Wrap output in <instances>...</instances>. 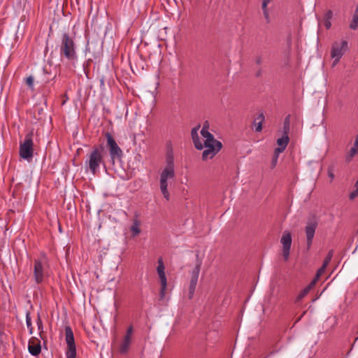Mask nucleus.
Wrapping results in <instances>:
<instances>
[{"label": "nucleus", "instance_id": "nucleus-32", "mask_svg": "<svg viewBox=\"0 0 358 358\" xmlns=\"http://www.w3.org/2000/svg\"><path fill=\"white\" fill-rule=\"evenodd\" d=\"M280 153V152H277V149L276 148L274 150V154H273V158H272V161H271V166H272V167H274V166H276L277 162H278V156H279Z\"/></svg>", "mask_w": 358, "mask_h": 358}, {"label": "nucleus", "instance_id": "nucleus-38", "mask_svg": "<svg viewBox=\"0 0 358 358\" xmlns=\"http://www.w3.org/2000/svg\"><path fill=\"white\" fill-rule=\"evenodd\" d=\"M26 83H27V84L30 87H33V85H34V78H33V77L29 76V77L27 78V79H26Z\"/></svg>", "mask_w": 358, "mask_h": 358}, {"label": "nucleus", "instance_id": "nucleus-7", "mask_svg": "<svg viewBox=\"0 0 358 358\" xmlns=\"http://www.w3.org/2000/svg\"><path fill=\"white\" fill-rule=\"evenodd\" d=\"M348 50V42L343 41L341 43L334 42L331 47V56L334 59L333 66H336L344 52Z\"/></svg>", "mask_w": 358, "mask_h": 358}, {"label": "nucleus", "instance_id": "nucleus-13", "mask_svg": "<svg viewBox=\"0 0 358 358\" xmlns=\"http://www.w3.org/2000/svg\"><path fill=\"white\" fill-rule=\"evenodd\" d=\"M204 147L205 148H208L209 150H213L215 152H218L222 147V143L216 139H213V141H204Z\"/></svg>", "mask_w": 358, "mask_h": 358}, {"label": "nucleus", "instance_id": "nucleus-6", "mask_svg": "<svg viewBox=\"0 0 358 358\" xmlns=\"http://www.w3.org/2000/svg\"><path fill=\"white\" fill-rule=\"evenodd\" d=\"M317 225L318 222L315 217H311L308 219L306 226L305 227L308 250L311 247Z\"/></svg>", "mask_w": 358, "mask_h": 358}, {"label": "nucleus", "instance_id": "nucleus-19", "mask_svg": "<svg viewBox=\"0 0 358 358\" xmlns=\"http://www.w3.org/2000/svg\"><path fill=\"white\" fill-rule=\"evenodd\" d=\"M271 1L272 0H262V9L263 10V14L267 22H270L269 12L267 6Z\"/></svg>", "mask_w": 358, "mask_h": 358}, {"label": "nucleus", "instance_id": "nucleus-16", "mask_svg": "<svg viewBox=\"0 0 358 358\" xmlns=\"http://www.w3.org/2000/svg\"><path fill=\"white\" fill-rule=\"evenodd\" d=\"M349 27L352 30H357L358 29V2L354 11Z\"/></svg>", "mask_w": 358, "mask_h": 358}, {"label": "nucleus", "instance_id": "nucleus-52", "mask_svg": "<svg viewBox=\"0 0 358 358\" xmlns=\"http://www.w3.org/2000/svg\"><path fill=\"white\" fill-rule=\"evenodd\" d=\"M264 358H266V357H264Z\"/></svg>", "mask_w": 358, "mask_h": 358}, {"label": "nucleus", "instance_id": "nucleus-5", "mask_svg": "<svg viewBox=\"0 0 358 358\" xmlns=\"http://www.w3.org/2000/svg\"><path fill=\"white\" fill-rule=\"evenodd\" d=\"M47 263V257L43 255L41 259H34V278L37 284L43 281L45 275V264Z\"/></svg>", "mask_w": 358, "mask_h": 358}, {"label": "nucleus", "instance_id": "nucleus-39", "mask_svg": "<svg viewBox=\"0 0 358 358\" xmlns=\"http://www.w3.org/2000/svg\"><path fill=\"white\" fill-rule=\"evenodd\" d=\"M327 266H324V264H322V266L317 270V273L322 275L324 272Z\"/></svg>", "mask_w": 358, "mask_h": 358}, {"label": "nucleus", "instance_id": "nucleus-33", "mask_svg": "<svg viewBox=\"0 0 358 358\" xmlns=\"http://www.w3.org/2000/svg\"><path fill=\"white\" fill-rule=\"evenodd\" d=\"M192 141H193V143H194V145L195 148L197 150H202L203 149V144L201 143V142L200 141L199 137L196 138H194V139H192Z\"/></svg>", "mask_w": 358, "mask_h": 358}, {"label": "nucleus", "instance_id": "nucleus-49", "mask_svg": "<svg viewBox=\"0 0 358 358\" xmlns=\"http://www.w3.org/2000/svg\"><path fill=\"white\" fill-rule=\"evenodd\" d=\"M135 158H136V159H138V161H140L141 155H138Z\"/></svg>", "mask_w": 358, "mask_h": 358}, {"label": "nucleus", "instance_id": "nucleus-43", "mask_svg": "<svg viewBox=\"0 0 358 358\" xmlns=\"http://www.w3.org/2000/svg\"><path fill=\"white\" fill-rule=\"evenodd\" d=\"M37 324H38V329H42V327H43V324H42V321H41V320L40 319V317H38V320H37Z\"/></svg>", "mask_w": 358, "mask_h": 358}, {"label": "nucleus", "instance_id": "nucleus-41", "mask_svg": "<svg viewBox=\"0 0 358 358\" xmlns=\"http://www.w3.org/2000/svg\"><path fill=\"white\" fill-rule=\"evenodd\" d=\"M328 176L331 178V180H334V173H333V170H332V169H330V168H329V169H328Z\"/></svg>", "mask_w": 358, "mask_h": 358}, {"label": "nucleus", "instance_id": "nucleus-24", "mask_svg": "<svg viewBox=\"0 0 358 358\" xmlns=\"http://www.w3.org/2000/svg\"><path fill=\"white\" fill-rule=\"evenodd\" d=\"M76 345L69 346L66 352V358H76Z\"/></svg>", "mask_w": 358, "mask_h": 358}, {"label": "nucleus", "instance_id": "nucleus-9", "mask_svg": "<svg viewBox=\"0 0 358 358\" xmlns=\"http://www.w3.org/2000/svg\"><path fill=\"white\" fill-rule=\"evenodd\" d=\"M280 243L282 245V255L285 260H287L292 245V236L290 232L287 231L283 232L280 239Z\"/></svg>", "mask_w": 358, "mask_h": 358}, {"label": "nucleus", "instance_id": "nucleus-45", "mask_svg": "<svg viewBox=\"0 0 358 358\" xmlns=\"http://www.w3.org/2000/svg\"><path fill=\"white\" fill-rule=\"evenodd\" d=\"M124 339L131 341V335L127 334V333H126V335L124 336Z\"/></svg>", "mask_w": 358, "mask_h": 358}, {"label": "nucleus", "instance_id": "nucleus-3", "mask_svg": "<svg viewBox=\"0 0 358 358\" xmlns=\"http://www.w3.org/2000/svg\"><path fill=\"white\" fill-rule=\"evenodd\" d=\"M33 132H29L24 136V141L20 143L19 155L20 157L30 162L34 157V141Z\"/></svg>", "mask_w": 358, "mask_h": 358}, {"label": "nucleus", "instance_id": "nucleus-23", "mask_svg": "<svg viewBox=\"0 0 358 358\" xmlns=\"http://www.w3.org/2000/svg\"><path fill=\"white\" fill-rule=\"evenodd\" d=\"M312 288L308 285L306 287L296 296V301L299 302L300 301L311 289Z\"/></svg>", "mask_w": 358, "mask_h": 358}, {"label": "nucleus", "instance_id": "nucleus-42", "mask_svg": "<svg viewBox=\"0 0 358 358\" xmlns=\"http://www.w3.org/2000/svg\"><path fill=\"white\" fill-rule=\"evenodd\" d=\"M324 26L327 29H329L331 26V20H324Z\"/></svg>", "mask_w": 358, "mask_h": 358}, {"label": "nucleus", "instance_id": "nucleus-17", "mask_svg": "<svg viewBox=\"0 0 358 358\" xmlns=\"http://www.w3.org/2000/svg\"><path fill=\"white\" fill-rule=\"evenodd\" d=\"M264 121V115L263 113H260L259 116L254 120V126L255 127V131L259 132L262 130V123Z\"/></svg>", "mask_w": 358, "mask_h": 358}, {"label": "nucleus", "instance_id": "nucleus-10", "mask_svg": "<svg viewBox=\"0 0 358 358\" xmlns=\"http://www.w3.org/2000/svg\"><path fill=\"white\" fill-rule=\"evenodd\" d=\"M201 264L202 259L199 257V252H197L196 255V265L192 271L190 281L197 282Z\"/></svg>", "mask_w": 358, "mask_h": 358}, {"label": "nucleus", "instance_id": "nucleus-31", "mask_svg": "<svg viewBox=\"0 0 358 358\" xmlns=\"http://www.w3.org/2000/svg\"><path fill=\"white\" fill-rule=\"evenodd\" d=\"M333 255H334V251L333 250H331L329 251L327 257H325L324 262H323V264H324V266H327L328 264H329V262H331V259H332V257H333Z\"/></svg>", "mask_w": 358, "mask_h": 358}, {"label": "nucleus", "instance_id": "nucleus-18", "mask_svg": "<svg viewBox=\"0 0 358 358\" xmlns=\"http://www.w3.org/2000/svg\"><path fill=\"white\" fill-rule=\"evenodd\" d=\"M168 182L167 180L160 179V190L164 197L166 199H169V193L167 189Z\"/></svg>", "mask_w": 358, "mask_h": 358}, {"label": "nucleus", "instance_id": "nucleus-25", "mask_svg": "<svg viewBox=\"0 0 358 358\" xmlns=\"http://www.w3.org/2000/svg\"><path fill=\"white\" fill-rule=\"evenodd\" d=\"M357 153H358V147L356 148L354 145L353 147L350 148L348 155L346 156V160L350 162Z\"/></svg>", "mask_w": 358, "mask_h": 358}, {"label": "nucleus", "instance_id": "nucleus-29", "mask_svg": "<svg viewBox=\"0 0 358 358\" xmlns=\"http://www.w3.org/2000/svg\"><path fill=\"white\" fill-rule=\"evenodd\" d=\"M131 231L133 233L134 236H136L141 232V229L138 227V222L137 220L134 221V224L130 228Z\"/></svg>", "mask_w": 358, "mask_h": 358}, {"label": "nucleus", "instance_id": "nucleus-46", "mask_svg": "<svg viewBox=\"0 0 358 358\" xmlns=\"http://www.w3.org/2000/svg\"><path fill=\"white\" fill-rule=\"evenodd\" d=\"M256 63L257 64H260L262 63V58L261 57H258L256 58Z\"/></svg>", "mask_w": 358, "mask_h": 358}, {"label": "nucleus", "instance_id": "nucleus-14", "mask_svg": "<svg viewBox=\"0 0 358 358\" xmlns=\"http://www.w3.org/2000/svg\"><path fill=\"white\" fill-rule=\"evenodd\" d=\"M28 350L31 355H38L41 352L40 341H38L36 343L34 342H29L28 345Z\"/></svg>", "mask_w": 358, "mask_h": 358}, {"label": "nucleus", "instance_id": "nucleus-20", "mask_svg": "<svg viewBox=\"0 0 358 358\" xmlns=\"http://www.w3.org/2000/svg\"><path fill=\"white\" fill-rule=\"evenodd\" d=\"M217 152H215L213 150H209L208 148H206L205 150L203 152L202 154V159L203 160H206L207 159H211L213 158Z\"/></svg>", "mask_w": 358, "mask_h": 358}, {"label": "nucleus", "instance_id": "nucleus-27", "mask_svg": "<svg viewBox=\"0 0 358 358\" xmlns=\"http://www.w3.org/2000/svg\"><path fill=\"white\" fill-rule=\"evenodd\" d=\"M201 134L204 138H206L205 141L208 142L210 141H213V139H215L213 135L212 134H210L208 131V130H201Z\"/></svg>", "mask_w": 358, "mask_h": 358}, {"label": "nucleus", "instance_id": "nucleus-40", "mask_svg": "<svg viewBox=\"0 0 358 358\" xmlns=\"http://www.w3.org/2000/svg\"><path fill=\"white\" fill-rule=\"evenodd\" d=\"M210 127V123L208 120L205 121L203 124V127L201 130H208Z\"/></svg>", "mask_w": 358, "mask_h": 358}, {"label": "nucleus", "instance_id": "nucleus-44", "mask_svg": "<svg viewBox=\"0 0 358 358\" xmlns=\"http://www.w3.org/2000/svg\"><path fill=\"white\" fill-rule=\"evenodd\" d=\"M127 334L132 335V333H133V327L132 326H130L128 327V329L127 330Z\"/></svg>", "mask_w": 358, "mask_h": 358}, {"label": "nucleus", "instance_id": "nucleus-50", "mask_svg": "<svg viewBox=\"0 0 358 358\" xmlns=\"http://www.w3.org/2000/svg\"><path fill=\"white\" fill-rule=\"evenodd\" d=\"M100 82H101V85H104L103 79H101V80H100Z\"/></svg>", "mask_w": 358, "mask_h": 358}, {"label": "nucleus", "instance_id": "nucleus-51", "mask_svg": "<svg viewBox=\"0 0 358 358\" xmlns=\"http://www.w3.org/2000/svg\"><path fill=\"white\" fill-rule=\"evenodd\" d=\"M66 102V100H64L63 102H62V105H64Z\"/></svg>", "mask_w": 358, "mask_h": 358}, {"label": "nucleus", "instance_id": "nucleus-12", "mask_svg": "<svg viewBox=\"0 0 358 358\" xmlns=\"http://www.w3.org/2000/svg\"><path fill=\"white\" fill-rule=\"evenodd\" d=\"M289 141V138L287 134H284L282 137L279 138L277 140V144L278 145V148H276L277 152H282L285 148H287Z\"/></svg>", "mask_w": 358, "mask_h": 358}, {"label": "nucleus", "instance_id": "nucleus-34", "mask_svg": "<svg viewBox=\"0 0 358 358\" xmlns=\"http://www.w3.org/2000/svg\"><path fill=\"white\" fill-rule=\"evenodd\" d=\"M5 336H5L4 333L1 330H0V351L5 348V343H4Z\"/></svg>", "mask_w": 358, "mask_h": 358}, {"label": "nucleus", "instance_id": "nucleus-26", "mask_svg": "<svg viewBox=\"0 0 358 358\" xmlns=\"http://www.w3.org/2000/svg\"><path fill=\"white\" fill-rule=\"evenodd\" d=\"M289 117H290V115H287L285 120H284V124H283V134H289V124H290V122H289Z\"/></svg>", "mask_w": 358, "mask_h": 358}, {"label": "nucleus", "instance_id": "nucleus-28", "mask_svg": "<svg viewBox=\"0 0 358 358\" xmlns=\"http://www.w3.org/2000/svg\"><path fill=\"white\" fill-rule=\"evenodd\" d=\"M26 324H27V328L29 329V334H33V327H32V324H31V319L29 312H27V313H26Z\"/></svg>", "mask_w": 358, "mask_h": 358}, {"label": "nucleus", "instance_id": "nucleus-15", "mask_svg": "<svg viewBox=\"0 0 358 358\" xmlns=\"http://www.w3.org/2000/svg\"><path fill=\"white\" fill-rule=\"evenodd\" d=\"M65 334H66V342L67 346H73L75 345L73 333L71 328L69 326L65 327Z\"/></svg>", "mask_w": 358, "mask_h": 358}, {"label": "nucleus", "instance_id": "nucleus-1", "mask_svg": "<svg viewBox=\"0 0 358 358\" xmlns=\"http://www.w3.org/2000/svg\"><path fill=\"white\" fill-rule=\"evenodd\" d=\"M59 55L62 60L65 59L73 64L78 59L76 44L68 33L62 34L59 46Z\"/></svg>", "mask_w": 358, "mask_h": 358}, {"label": "nucleus", "instance_id": "nucleus-36", "mask_svg": "<svg viewBox=\"0 0 358 358\" xmlns=\"http://www.w3.org/2000/svg\"><path fill=\"white\" fill-rule=\"evenodd\" d=\"M320 276H321L320 275H319V274L316 273V275H315V276L314 279L311 281V282H310L308 285H309L311 288H313V287L315 285L316 282H317V280H319V278H320Z\"/></svg>", "mask_w": 358, "mask_h": 358}, {"label": "nucleus", "instance_id": "nucleus-47", "mask_svg": "<svg viewBox=\"0 0 358 358\" xmlns=\"http://www.w3.org/2000/svg\"><path fill=\"white\" fill-rule=\"evenodd\" d=\"M306 311H304V312L303 313V314H302V315H301L298 318V320H296V322H299V321L301 319V317H302L306 314Z\"/></svg>", "mask_w": 358, "mask_h": 358}, {"label": "nucleus", "instance_id": "nucleus-11", "mask_svg": "<svg viewBox=\"0 0 358 358\" xmlns=\"http://www.w3.org/2000/svg\"><path fill=\"white\" fill-rule=\"evenodd\" d=\"M175 176L173 164L172 162L168 163L167 166L163 170L160 175V179L167 180L172 179Z\"/></svg>", "mask_w": 358, "mask_h": 358}, {"label": "nucleus", "instance_id": "nucleus-48", "mask_svg": "<svg viewBox=\"0 0 358 358\" xmlns=\"http://www.w3.org/2000/svg\"><path fill=\"white\" fill-rule=\"evenodd\" d=\"M287 41H288L289 46H290V44H291V36L288 37Z\"/></svg>", "mask_w": 358, "mask_h": 358}, {"label": "nucleus", "instance_id": "nucleus-37", "mask_svg": "<svg viewBox=\"0 0 358 358\" xmlns=\"http://www.w3.org/2000/svg\"><path fill=\"white\" fill-rule=\"evenodd\" d=\"M333 16V13L331 10H329L324 15V20H331Z\"/></svg>", "mask_w": 358, "mask_h": 358}, {"label": "nucleus", "instance_id": "nucleus-2", "mask_svg": "<svg viewBox=\"0 0 358 358\" xmlns=\"http://www.w3.org/2000/svg\"><path fill=\"white\" fill-rule=\"evenodd\" d=\"M103 148L102 146L94 147L88 154L85 165L93 174H96L101 164H104Z\"/></svg>", "mask_w": 358, "mask_h": 358}, {"label": "nucleus", "instance_id": "nucleus-35", "mask_svg": "<svg viewBox=\"0 0 358 358\" xmlns=\"http://www.w3.org/2000/svg\"><path fill=\"white\" fill-rule=\"evenodd\" d=\"M199 128H200V125L199 124L196 127H194L192 129L191 136H192V139L199 138L198 131H199Z\"/></svg>", "mask_w": 358, "mask_h": 358}, {"label": "nucleus", "instance_id": "nucleus-4", "mask_svg": "<svg viewBox=\"0 0 358 358\" xmlns=\"http://www.w3.org/2000/svg\"><path fill=\"white\" fill-rule=\"evenodd\" d=\"M106 138L112 163L115 164V162H120L123 155L122 150L110 133L107 132L106 134Z\"/></svg>", "mask_w": 358, "mask_h": 358}, {"label": "nucleus", "instance_id": "nucleus-30", "mask_svg": "<svg viewBox=\"0 0 358 358\" xmlns=\"http://www.w3.org/2000/svg\"><path fill=\"white\" fill-rule=\"evenodd\" d=\"M196 284H197V282L190 281L189 287V294H188L189 299H192L193 297Z\"/></svg>", "mask_w": 358, "mask_h": 358}, {"label": "nucleus", "instance_id": "nucleus-8", "mask_svg": "<svg viewBox=\"0 0 358 358\" xmlns=\"http://www.w3.org/2000/svg\"><path fill=\"white\" fill-rule=\"evenodd\" d=\"M164 270H165V266H164L163 260L162 258H159L158 259V266L157 268V273H158V275H159V278L160 280L161 285H162L161 290H160L161 299H163L165 296V291L166 289V284H167V280H166V277Z\"/></svg>", "mask_w": 358, "mask_h": 358}, {"label": "nucleus", "instance_id": "nucleus-22", "mask_svg": "<svg viewBox=\"0 0 358 358\" xmlns=\"http://www.w3.org/2000/svg\"><path fill=\"white\" fill-rule=\"evenodd\" d=\"M131 341L123 339L120 346V352L121 354H124L127 352Z\"/></svg>", "mask_w": 358, "mask_h": 358}, {"label": "nucleus", "instance_id": "nucleus-21", "mask_svg": "<svg viewBox=\"0 0 358 358\" xmlns=\"http://www.w3.org/2000/svg\"><path fill=\"white\" fill-rule=\"evenodd\" d=\"M217 152H215L213 150H209L208 148H206L205 150L203 152L202 154V159L203 160H206L207 159H211L213 158Z\"/></svg>", "mask_w": 358, "mask_h": 358}]
</instances>
